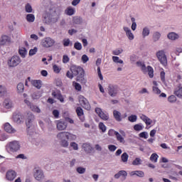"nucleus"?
Listing matches in <instances>:
<instances>
[{
    "instance_id": "obj_1",
    "label": "nucleus",
    "mask_w": 182,
    "mask_h": 182,
    "mask_svg": "<svg viewBox=\"0 0 182 182\" xmlns=\"http://www.w3.org/2000/svg\"><path fill=\"white\" fill-rule=\"evenodd\" d=\"M43 17L45 23H56L59 21V15L56 13V9L55 8L47 10Z\"/></svg>"
},
{
    "instance_id": "obj_2",
    "label": "nucleus",
    "mask_w": 182,
    "mask_h": 182,
    "mask_svg": "<svg viewBox=\"0 0 182 182\" xmlns=\"http://www.w3.org/2000/svg\"><path fill=\"white\" fill-rule=\"evenodd\" d=\"M70 72H72L74 76H77V82H80V83H86L87 80L85 79V70L82 68L73 65L70 68Z\"/></svg>"
},
{
    "instance_id": "obj_3",
    "label": "nucleus",
    "mask_w": 182,
    "mask_h": 182,
    "mask_svg": "<svg viewBox=\"0 0 182 182\" xmlns=\"http://www.w3.org/2000/svg\"><path fill=\"white\" fill-rule=\"evenodd\" d=\"M6 149L9 153H16L21 149V143L18 141H10L6 146Z\"/></svg>"
},
{
    "instance_id": "obj_4",
    "label": "nucleus",
    "mask_w": 182,
    "mask_h": 182,
    "mask_svg": "<svg viewBox=\"0 0 182 182\" xmlns=\"http://www.w3.org/2000/svg\"><path fill=\"white\" fill-rule=\"evenodd\" d=\"M65 137L67 140H70V141H73L77 139L76 135L68 132H63L57 134V139H65Z\"/></svg>"
},
{
    "instance_id": "obj_5",
    "label": "nucleus",
    "mask_w": 182,
    "mask_h": 182,
    "mask_svg": "<svg viewBox=\"0 0 182 182\" xmlns=\"http://www.w3.org/2000/svg\"><path fill=\"white\" fill-rule=\"evenodd\" d=\"M55 43H56V41L50 37H46L41 41V46H43V48H46L47 49L55 46Z\"/></svg>"
},
{
    "instance_id": "obj_6",
    "label": "nucleus",
    "mask_w": 182,
    "mask_h": 182,
    "mask_svg": "<svg viewBox=\"0 0 182 182\" xmlns=\"http://www.w3.org/2000/svg\"><path fill=\"white\" fill-rule=\"evenodd\" d=\"M156 56L161 65L164 66L167 65V56L166 55L164 50H161L156 52Z\"/></svg>"
},
{
    "instance_id": "obj_7",
    "label": "nucleus",
    "mask_w": 182,
    "mask_h": 182,
    "mask_svg": "<svg viewBox=\"0 0 182 182\" xmlns=\"http://www.w3.org/2000/svg\"><path fill=\"white\" fill-rule=\"evenodd\" d=\"M35 120V115L32 114V112H28L26 115V124L28 127L27 132L28 134L31 135V133L29 132V129L32 127V124H33V122Z\"/></svg>"
},
{
    "instance_id": "obj_8",
    "label": "nucleus",
    "mask_w": 182,
    "mask_h": 182,
    "mask_svg": "<svg viewBox=\"0 0 182 182\" xmlns=\"http://www.w3.org/2000/svg\"><path fill=\"white\" fill-rule=\"evenodd\" d=\"M107 91L109 96L116 97V96H117V92H119V88L117 87V85L109 84L108 85Z\"/></svg>"
},
{
    "instance_id": "obj_9",
    "label": "nucleus",
    "mask_w": 182,
    "mask_h": 182,
    "mask_svg": "<svg viewBox=\"0 0 182 182\" xmlns=\"http://www.w3.org/2000/svg\"><path fill=\"white\" fill-rule=\"evenodd\" d=\"M21 58L19 56H13L9 61L8 65L10 68H15V66H18L19 63H21Z\"/></svg>"
},
{
    "instance_id": "obj_10",
    "label": "nucleus",
    "mask_w": 182,
    "mask_h": 182,
    "mask_svg": "<svg viewBox=\"0 0 182 182\" xmlns=\"http://www.w3.org/2000/svg\"><path fill=\"white\" fill-rule=\"evenodd\" d=\"M33 176L36 180L38 181H41V180H43V178L45 177L43 175V171L41 170L39 168H35L33 169Z\"/></svg>"
},
{
    "instance_id": "obj_11",
    "label": "nucleus",
    "mask_w": 182,
    "mask_h": 182,
    "mask_svg": "<svg viewBox=\"0 0 182 182\" xmlns=\"http://www.w3.org/2000/svg\"><path fill=\"white\" fill-rule=\"evenodd\" d=\"M13 120L15 122V123H17V124H21V123H23V120H25V116L21 114V112L14 113L13 114Z\"/></svg>"
},
{
    "instance_id": "obj_12",
    "label": "nucleus",
    "mask_w": 182,
    "mask_h": 182,
    "mask_svg": "<svg viewBox=\"0 0 182 182\" xmlns=\"http://www.w3.org/2000/svg\"><path fill=\"white\" fill-rule=\"evenodd\" d=\"M95 112L98 114L99 117L102 119V120L107 121L109 119V114L107 112H104L100 108H95Z\"/></svg>"
},
{
    "instance_id": "obj_13",
    "label": "nucleus",
    "mask_w": 182,
    "mask_h": 182,
    "mask_svg": "<svg viewBox=\"0 0 182 182\" xmlns=\"http://www.w3.org/2000/svg\"><path fill=\"white\" fill-rule=\"evenodd\" d=\"M79 102L84 109H86V110H90V104L89 103V101H87V99L82 96L80 97Z\"/></svg>"
},
{
    "instance_id": "obj_14",
    "label": "nucleus",
    "mask_w": 182,
    "mask_h": 182,
    "mask_svg": "<svg viewBox=\"0 0 182 182\" xmlns=\"http://www.w3.org/2000/svg\"><path fill=\"white\" fill-rule=\"evenodd\" d=\"M115 136L117 141H119V143L124 144L125 141L124 137H126V132H124V131L119 130V133L116 132Z\"/></svg>"
},
{
    "instance_id": "obj_15",
    "label": "nucleus",
    "mask_w": 182,
    "mask_h": 182,
    "mask_svg": "<svg viewBox=\"0 0 182 182\" xmlns=\"http://www.w3.org/2000/svg\"><path fill=\"white\" fill-rule=\"evenodd\" d=\"M11 43H12V41H11V37L8 36H1L0 39V45H11Z\"/></svg>"
},
{
    "instance_id": "obj_16",
    "label": "nucleus",
    "mask_w": 182,
    "mask_h": 182,
    "mask_svg": "<svg viewBox=\"0 0 182 182\" xmlns=\"http://www.w3.org/2000/svg\"><path fill=\"white\" fill-rule=\"evenodd\" d=\"M6 177L9 181H14L16 177V172L14 170H10L6 172Z\"/></svg>"
},
{
    "instance_id": "obj_17",
    "label": "nucleus",
    "mask_w": 182,
    "mask_h": 182,
    "mask_svg": "<svg viewBox=\"0 0 182 182\" xmlns=\"http://www.w3.org/2000/svg\"><path fill=\"white\" fill-rule=\"evenodd\" d=\"M124 31L126 33V36L128 38L129 41H133L134 39V34L132 33V30L129 27L124 26Z\"/></svg>"
},
{
    "instance_id": "obj_18",
    "label": "nucleus",
    "mask_w": 182,
    "mask_h": 182,
    "mask_svg": "<svg viewBox=\"0 0 182 182\" xmlns=\"http://www.w3.org/2000/svg\"><path fill=\"white\" fill-rule=\"evenodd\" d=\"M56 127L58 130L62 132V130H66L68 127V124L63 121H57Z\"/></svg>"
},
{
    "instance_id": "obj_19",
    "label": "nucleus",
    "mask_w": 182,
    "mask_h": 182,
    "mask_svg": "<svg viewBox=\"0 0 182 182\" xmlns=\"http://www.w3.org/2000/svg\"><path fill=\"white\" fill-rule=\"evenodd\" d=\"M52 96L53 97H55V99H58V100H60L61 103H63V102H65V98H63V95H62V94L59 91L53 92Z\"/></svg>"
},
{
    "instance_id": "obj_20",
    "label": "nucleus",
    "mask_w": 182,
    "mask_h": 182,
    "mask_svg": "<svg viewBox=\"0 0 182 182\" xmlns=\"http://www.w3.org/2000/svg\"><path fill=\"white\" fill-rule=\"evenodd\" d=\"M4 130L5 132H6V133L10 134L16 132V130L14 127H12V125L11 124L8 122L4 124Z\"/></svg>"
},
{
    "instance_id": "obj_21",
    "label": "nucleus",
    "mask_w": 182,
    "mask_h": 182,
    "mask_svg": "<svg viewBox=\"0 0 182 182\" xmlns=\"http://www.w3.org/2000/svg\"><path fill=\"white\" fill-rule=\"evenodd\" d=\"M167 38L169 41H177L178 39H180V35L175 32H171L168 33Z\"/></svg>"
},
{
    "instance_id": "obj_22",
    "label": "nucleus",
    "mask_w": 182,
    "mask_h": 182,
    "mask_svg": "<svg viewBox=\"0 0 182 182\" xmlns=\"http://www.w3.org/2000/svg\"><path fill=\"white\" fill-rule=\"evenodd\" d=\"M31 85L36 89H41V87H42L43 83L42 82V80H32Z\"/></svg>"
},
{
    "instance_id": "obj_23",
    "label": "nucleus",
    "mask_w": 182,
    "mask_h": 182,
    "mask_svg": "<svg viewBox=\"0 0 182 182\" xmlns=\"http://www.w3.org/2000/svg\"><path fill=\"white\" fill-rule=\"evenodd\" d=\"M4 106L6 109H12L14 107V102L11 99L7 98L4 102Z\"/></svg>"
},
{
    "instance_id": "obj_24",
    "label": "nucleus",
    "mask_w": 182,
    "mask_h": 182,
    "mask_svg": "<svg viewBox=\"0 0 182 182\" xmlns=\"http://www.w3.org/2000/svg\"><path fill=\"white\" fill-rule=\"evenodd\" d=\"M8 95H9V92H8L6 87L4 85H0V97H6Z\"/></svg>"
},
{
    "instance_id": "obj_25",
    "label": "nucleus",
    "mask_w": 182,
    "mask_h": 182,
    "mask_svg": "<svg viewBox=\"0 0 182 182\" xmlns=\"http://www.w3.org/2000/svg\"><path fill=\"white\" fill-rule=\"evenodd\" d=\"M113 117L117 122H122L123 117H122V113L117 110L113 111Z\"/></svg>"
},
{
    "instance_id": "obj_26",
    "label": "nucleus",
    "mask_w": 182,
    "mask_h": 182,
    "mask_svg": "<svg viewBox=\"0 0 182 182\" xmlns=\"http://www.w3.org/2000/svg\"><path fill=\"white\" fill-rule=\"evenodd\" d=\"M76 113L78 117L80 118V119L81 120V122H85V116L83 115V109H82V107H77Z\"/></svg>"
},
{
    "instance_id": "obj_27",
    "label": "nucleus",
    "mask_w": 182,
    "mask_h": 182,
    "mask_svg": "<svg viewBox=\"0 0 182 182\" xmlns=\"http://www.w3.org/2000/svg\"><path fill=\"white\" fill-rule=\"evenodd\" d=\"M114 178H120V177H123L124 180L127 177V172L126 171H119L114 176Z\"/></svg>"
},
{
    "instance_id": "obj_28",
    "label": "nucleus",
    "mask_w": 182,
    "mask_h": 182,
    "mask_svg": "<svg viewBox=\"0 0 182 182\" xmlns=\"http://www.w3.org/2000/svg\"><path fill=\"white\" fill-rule=\"evenodd\" d=\"M174 95L178 97V99H182V87L178 86L174 90Z\"/></svg>"
},
{
    "instance_id": "obj_29",
    "label": "nucleus",
    "mask_w": 182,
    "mask_h": 182,
    "mask_svg": "<svg viewBox=\"0 0 182 182\" xmlns=\"http://www.w3.org/2000/svg\"><path fill=\"white\" fill-rule=\"evenodd\" d=\"M17 93L22 94L25 91V85L23 82H18L16 86Z\"/></svg>"
},
{
    "instance_id": "obj_30",
    "label": "nucleus",
    "mask_w": 182,
    "mask_h": 182,
    "mask_svg": "<svg viewBox=\"0 0 182 182\" xmlns=\"http://www.w3.org/2000/svg\"><path fill=\"white\" fill-rule=\"evenodd\" d=\"M60 141V144L62 147H64L65 149H68L69 147V141L65 138L58 139Z\"/></svg>"
},
{
    "instance_id": "obj_31",
    "label": "nucleus",
    "mask_w": 182,
    "mask_h": 182,
    "mask_svg": "<svg viewBox=\"0 0 182 182\" xmlns=\"http://www.w3.org/2000/svg\"><path fill=\"white\" fill-rule=\"evenodd\" d=\"M160 38H161V33H160V32L155 31L153 33L152 39H153L154 42H157V41H160Z\"/></svg>"
},
{
    "instance_id": "obj_32",
    "label": "nucleus",
    "mask_w": 182,
    "mask_h": 182,
    "mask_svg": "<svg viewBox=\"0 0 182 182\" xmlns=\"http://www.w3.org/2000/svg\"><path fill=\"white\" fill-rule=\"evenodd\" d=\"M75 12H76L75 9L70 6L67 8V9L65 11V14L66 15H68V16H72V15H75Z\"/></svg>"
},
{
    "instance_id": "obj_33",
    "label": "nucleus",
    "mask_w": 182,
    "mask_h": 182,
    "mask_svg": "<svg viewBox=\"0 0 182 182\" xmlns=\"http://www.w3.org/2000/svg\"><path fill=\"white\" fill-rule=\"evenodd\" d=\"M18 53L21 58H25L26 56V53H28V51L26 50V48L22 47L18 50Z\"/></svg>"
},
{
    "instance_id": "obj_34",
    "label": "nucleus",
    "mask_w": 182,
    "mask_h": 182,
    "mask_svg": "<svg viewBox=\"0 0 182 182\" xmlns=\"http://www.w3.org/2000/svg\"><path fill=\"white\" fill-rule=\"evenodd\" d=\"M63 45L65 47L72 46L73 43L70 41L69 38H65L63 40Z\"/></svg>"
},
{
    "instance_id": "obj_35",
    "label": "nucleus",
    "mask_w": 182,
    "mask_h": 182,
    "mask_svg": "<svg viewBox=\"0 0 182 182\" xmlns=\"http://www.w3.org/2000/svg\"><path fill=\"white\" fill-rule=\"evenodd\" d=\"M150 35V29L148 27H145L142 30V36L143 38H146V36H149Z\"/></svg>"
},
{
    "instance_id": "obj_36",
    "label": "nucleus",
    "mask_w": 182,
    "mask_h": 182,
    "mask_svg": "<svg viewBox=\"0 0 182 182\" xmlns=\"http://www.w3.org/2000/svg\"><path fill=\"white\" fill-rule=\"evenodd\" d=\"M30 109L34 113H41V108H39V107H38L36 105H31Z\"/></svg>"
},
{
    "instance_id": "obj_37",
    "label": "nucleus",
    "mask_w": 182,
    "mask_h": 182,
    "mask_svg": "<svg viewBox=\"0 0 182 182\" xmlns=\"http://www.w3.org/2000/svg\"><path fill=\"white\" fill-rule=\"evenodd\" d=\"M143 163V161L140 158H136L132 161V166H140Z\"/></svg>"
},
{
    "instance_id": "obj_38",
    "label": "nucleus",
    "mask_w": 182,
    "mask_h": 182,
    "mask_svg": "<svg viewBox=\"0 0 182 182\" xmlns=\"http://www.w3.org/2000/svg\"><path fill=\"white\" fill-rule=\"evenodd\" d=\"M121 159L123 163H127V160H129V154L124 152L121 156Z\"/></svg>"
},
{
    "instance_id": "obj_39",
    "label": "nucleus",
    "mask_w": 182,
    "mask_h": 182,
    "mask_svg": "<svg viewBox=\"0 0 182 182\" xmlns=\"http://www.w3.org/2000/svg\"><path fill=\"white\" fill-rule=\"evenodd\" d=\"M82 149L87 151V152H89V151H92V146H90V144H82Z\"/></svg>"
},
{
    "instance_id": "obj_40",
    "label": "nucleus",
    "mask_w": 182,
    "mask_h": 182,
    "mask_svg": "<svg viewBox=\"0 0 182 182\" xmlns=\"http://www.w3.org/2000/svg\"><path fill=\"white\" fill-rule=\"evenodd\" d=\"M112 60L114 63H120L121 65L124 63L123 60L120 59L118 56H112Z\"/></svg>"
},
{
    "instance_id": "obj_41",
    "label": "nucleus",
    "mask_w": 182,
    "mask_h": 182,
    "mask_svg": "<svg viewBox=\"0 0 182 182\" xmlns=\"http://www.w3.org/2000/svg\"><path fill=\"white\" fill-rule=\"evenodd\" d=\"M73 21L74 23H76V25H80V23H82V18H80L79 16L73 17Z\"/></svg>"
},
{
    "instance_id": "obj_42",
    "label": "nucleus",
    "mask_w": 182,
    "mask_h": 182,
    "mask_svg": "<svg viewBox=\"0 0 182 182\" xmlns=\"http://www.w3.org/2000/svg\"><path fill=\"white\" fill-rule=\"evenodd\" d=\"M26 21L28 22H35V15L33 14H27Z\"/></svg>"
},
{
    "instance_id": "obj_43",
    "label": "nucleus",
    "mask_w": 182,
    "mask_h": 182,
    "mask_svg": "<svg viewBox=\"0 0 182 182\" xmlns=\"http://www.w3.org/2000/svg\"><path fill=\"white\" fill-rule=\"evenodd\" d=\"M76 171L78 174H85L86 173V168L79 166L76 168Z\"/></svg>"
},
{
    "instance_id": "obj_44",
    "label": "nucleus",
    "mask_w": 182,
    "mask_h": 182,
    "mask_svg": "<svg viewBox=\"0 0 182 182\" xmlns=\"http://www.w3.org/2000/svg\"><path fill=\"white\" fill-rule=\"evenodd\" d=\"M143 124H136L134 126V130H135V132H141V130H143Z\"/></svg>"
},
{
    "instance_id": "obj_45",
    "label": "nucleus",
    "mask_w": 182,
    "mask_h": 182,
    "mask_svg": "<svg viewBox=\"0 0 182 182\" xmlns=\"http://www.w3.org/2000/svg\"><path fill=\"white\" fill-rule=\"evenodd\" d=\"M147 72H148V75L149 76V77H153V76H154V71L153 70V68H151V66H148L147 67Z\"/></svg>"
},
{
    "instance_id": "obj_46",
    "label": "nucleus",
    "mask_w": 182,
    "mask_h": 182,
    "mask_svg": "<svg viewBox=\"0 0 182 182\" xmlns=\"http://www.w3.org/2000/svg\"><path fill=\"white\" fill-rule=\"evenodd\" d=\"M138 66L141 67V69L144 73H146L147 72V68H146V65L141 62H137Z\"/></svg>"
},
{
    "instance_id": "obj_47",
    "label": "nucleus",
    "mask_w": 182,
    "mask_h": 182,
    "mask_svg": "<svg viewBox=\"0 0 182 182\" xmlns=\"http://www.w3.org/2000/svg\"><path fill=\"white\" fill-rule=\"evenodd\" d=\"M128 120L129 122H131V123L137 122V115L132 114L131 116L128 117Z\"/></svg>"
},
{
    "instance_id": "obj_48",
    "label": "nucleus",
    "mask_w": 182,
    "mask_h": 182,
    "mask_svg": "<svg viewBox=\"0 0 182 182\" xmlns=\"http://www.w3.org/2000/svg\"><path fill=\"white\" fill-rule=\"evenodd\" d=\"M121 53H123V49L122 48H117L112 50V55H114L115 56H119V55H121Z\"/></svg>"
},
{
    "instance_id": "obj_49",
    "label": "nucleus",
    "mask_w": 182,
    "mask_h": 182,
    "mask_svg": "<svg viewBox=\"0 0 182 182\" xmlns=\"http://www.w3.org/2000/svg\"><path fill=\"white\" fill-rule=\"evenodd\" d=\"M99 129L101 130L102 133H106L107 127L103 122H100L99 123Z\"/></svg>"
},
{
    "instance_id": "obj_50",
    "label": "nucleus",
    "mask_w": 182,
    "mask_h": 182,
    "mask_svg": "<svg viewBox=\"0 0 182 182\" xmlns=\"http://www.w3.org/2000/svg\"><path fill=\"white\" fill-rule=\"evenodd\" d=\"M168 102H169V103H176V102H177V97L175 95H170L168 97Z\"/></svg>"
},
{
    "instance_id": "obj_51",
    "label": "nucleus",
    "mask_w": 182,
    "mask_h": 182,
    "mask_svg": "<svg viewBox=\"0 0 182 182\" xmlns=\"http://www.w3.org/2000/svg\"><path fill=\"white\" fill-rule=\"evenodd\" d=\"M159 159V155L157 154H152L150 157L151 161L154 163H157V159Z\"/></svg>"
},
{
    "instance_id": "obj_52",
    "label": "nucleus",
    "mask_w": 182,
    "mask_h": 182,
    "mask_svg": "<svg viewBox=\"0 0 182 182\" xmlns=\"http://www.w3.org/2000/svg\"><path fill=\"white\" fill-rule=\"evenodd\" d=\"M70 146L72 147L73 150H79V145L76 142H70Z\"/></svg>"
},
{
    "instance_id": "obj_53",
    "label": "nucleus",
    "mask_w": 182,
    "mask_h": 182,
    "mask_svg": "<svg viewBox=\"0 0 182 182\" xmlns=\"http://www.w3.org/2000/svg\"><path fill=\"white\" fill-rule=\"evenodd\" d=\"M73 85L75 87V90H78V92L82 90V85H80V84L76 82H73Z\"/></svg>"
},
{
    "instance_id": "obj_54",
    "label": "nucleus",
    "mask_w": 182,
    "mask_h": 182,
    "mask_svg": "<svg viewBox=\"0 0 182 182\" xmlns=\"http://www.w3.org/2000/svg\"><path fill=\"white\" fill-rule=\"evenodd\" d=\"M8 139V136L5 133L0 132V141H5Z\"/></svg>"
},
{
    "instance_id": "obj_55",
    "label": "nucleus",
    "mask_w": 182,
    "mask_h": 182,
    "mask_svg": "<svg viewBox=\"0 0 182 182\" xmlns=\"http://www.w3.org/2000/svg\"><path fill=\"white\" fill-rule=\"evenodd\" d=\"M74 48L76 50H82V43L80 42H76L74 43Z\"/></svg>"
},
{
    "instance_id": "obj_56",
    "label": "nucleus",
    "mask_w": 182,
    "mask_h": 182,
    "mask_svg": "<svg viewBox=\"0 0 182 182\" xmlns=\"http://www.w3.org/2000/svg\"><path fill=\"white\" fill-rule=\"evenodd\" d=\"M139 137H141V139H149V133H147V132H141L139 134Z\"/></svg>"
},
{
    "instance_id": "obj_57",
    "label": "nucleus",
    "mask_w": 182,
    "mask_h": 182,
    "mask_svg": "<svg viewBox=\"0 0 182 182\" xmlns=\"http://www.w3.org/2000/svg\"><path fill=\"white\" fill-rule=\"evenodd\" d=\"M38 52V48L35 47L33 49H31L29 50V56H33V55H36Z\"/></svg>"
},
{
    "instance_id": "obj_58",
    "label": "nucleus",
    "mask_w": 182,
    "mask_h": 182,
    "mask_svg": "<svg viewBox=\"0 0 182 182\" xmlns=\"http://www.w3.org/2000/svg\"><path fill=\"white\" fill-rule=\"evenodd\" d=\"M152 90L153 93H154L155 95H160V93H161V91L157 87H153Z\"/></svg>"
},
{
    "instance_id": "obj_59",
    "label": "nucleus",
    "mask_w": 182,
    "mask_h": 182,
    "mask_svg": "<svg viewBox=\"0 0 182 182\" xmlns=\"http://www.w3.org/2000/svg\"><path fill=\"white\" fill-rule=\"evenodd\" d=\"M81 60L82 63H87V62H89V57H87L86 54H84L81 58Z\"/></svg>"
},
{
    "instance_id": "obj_60",
    "label": "nucleus",
    "mask_w": 182,
    "mask_h": 182,
    "mask_svg": "<svg viewBox=\"0 0 182 182\" xmlns=\"http://www.w3.org/2000/svg\"><path fill=\"white\" fill-rule=\"evenodd\" d=\"M41 96H42L41 95V92H34L33 95H32V98L33 99H39L41 97Z\"/></svg>"
},
{
    "instance_id": "obj_61",
    "label": "nucleus",
    "mask_w": 182,
    "mask_h": 182,
    "mask_svg": "<svg viewBox=\"0 0 182 182\" xmlns=\"http://www.w3.org/2000/svg\"><path fill=\"white\" fill-rule=\"evenodd\" d=\"M117 149V146L115 145H108V150H109V151H116Z\"/></svg>"
},
{
    "instance_id": "obj_62",
    "label": "nucleus",
    "mask_w": 182,
    "mask_h": 182,
    "mask_svg": "<svg viewBox=\"0 0 182 182\" xmlns=\"http://www.w3.org/2000/svg\"><path fill=\"white\" fill-rule=\"evenodd\" d=\"M70 60L69 56L64 55L63 56V63H68Z\"/></svg>"
},
{
    "instance_id": "obj_63",
    "label": "nucleus",
    "mask_w": 182,
    "mask_h": 182,
    "mask_svg": "<svg viewBox=\"0 0 182 182\" xmlns=\"http://www.w3.org/2000/svg\"><path fill=\"white\" fill-rule=\"evenodd\" d=\"M26 12L31 14L32 12V6H31L30 4H27L26 6Z\"/></svg>"
},
{
    "instance_id": "obj_64",
    "label": "nucleus",
    "mask_w": 182,
    "mask_h": 182,
    "mask_svg": "<svg viewBox=\"0 0 182 182\" xmlns=\"http://www.w3.org/2000/svg\"><path fill=\"white\" fill-rule=\"evenodd\" d=\"M116 133H117V131H114V129H109L108 132V136H116Z\"/></svg>"
}]
</instances>
